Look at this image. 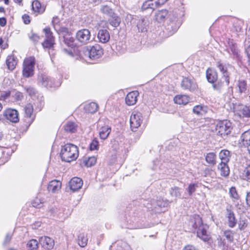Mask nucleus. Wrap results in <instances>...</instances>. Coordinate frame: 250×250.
<instances>
[{"instance_id": "43", "label": "nucleus", "mask_w": 250, "mask_h": 250, "mask_svg": "<svg viewBox=\"0 0 250 250\" xmlns=\"http://www.w3.org/2000/svg\"><path fill=\"white\" fill-rule=\"evenodd\" d=\"M88 239L83 234H81L78 236V244L81 247H84L87 245Z\"/></svg>"}, {"instance_id": "57", "label": "nucleus", "mask_w": 250, "mask_h": 250, "mask_svg": "<svg viewBox=\"0 0 250 250\" xmlns=\"http://www.w3.org/2000/svg\"><path fill=\"white\" fill-rule=\"evenodd\" d=\"M10 96V91H4L0 93V100L4 101Z\"/></svg>"}, {"instance_id": "45", "label": "nucleus", "mask_w": 250, "mask_h": 250, "mask_svg": "<svg viewBox=\"0 0 250 250\" xmlns=\"http://www.w3.org/2000/svg\"><path fill=\"white\" fill-rule=\"evenodd\" d=\"M240 115L243 117H250V109L249 107L247 106H242L240 110Z\"/></svg>"}, {"instance_id": "58", "label": "nucleus", "mask_w": 250, "mask_h": 250, "mask_svg": "<svg viewBox=\"0 0 250 250\" xmlns=\"http://www.w3.org/2000/svg\"><path fill=\"white\" fill-rule=\"evenodd\" d=\"M229 44L232 53L234 54H236L237 53V50L236 44L232 42H229Z\"/></svg>"}, {"instance_id": "9", "label": "nucleus", "mask_w": 250, "mask_h": 250, "mask_svg": "<svg viewBox=\"0 0 250 250\" xmlns=\"http://www.w3.org/2000/svg\"><path fill=\"white\" fill-rule=\"evenodd\" d=\"M167 0H147L142 6V10H149L152 13L153 10L160 5L165 3Z\"/></svg>"}, {"instance_id": "60", "label": "nucleus", "mask_w": 250, "mask_h": 250, "mask_svg": "<svg viewBox=\"0 0 250 250\" xmlns=\"http://www.w3.org/2000/svg\"><path fill=\"white\" fill-rule=\"evenodd\" d=\"M29 38L33 42H38L40 37L37 34L35 33H32V35L29 36Z\"/></svg>"}, {"instance_id": "19", "label": "nucleus", "mask_w": 250, "mask_h": 250, "mask_svg": "<svg viewBox=\"0 0 250 250\" xmlns=\"http://www.w3.org/2000/svg\"><path fill=\"white\" fill-rule=\"evenodd\" d=\"M97 38L99 42L105 43L109 41L110 34L106 29H101L98 32Z\"/></svg>"}, {"instance_id": "3", "label": "nucleus", "mask_w": 250, "mask_h": 250, "mask_svg": "<svg viewBox=\"0 0 250 250\" xmlns=\"http://www.w3.org/2000/svg\"><path fill=\"white\" fill-rule=\"evenodd\" d=\"M192 227L196 230L198 237L204 241L209 240V236L207 232L208 227L203 224L201 218L199 215H195Z\"/></svg>"}, {"instance_id": "50", "label": "nucleus", "mask_w": 250, "mask_h": 250, "mask_svg": "<svg viewBox=\"0 0 250 250\" xmlns=\"http://www.w3.org/2000/svg\"><path fill=\"white\" fill-rule=\"evenodd\" d=\"M43 105L44 103L41 100L36 101L34 103V105L35 106V111L37 112L41 111Z\"/></svg>"}, {"instance_id": "52", "label": "nucleus", "mask_w": 250, "mask_h": 250, "mask_svg": "<svg viewBox=\"0 0 250 250\" xmlns=\"http://www.w3.org/2000/svg\"><path fill=\"white\" fill-rule=\"evenodd\" d=\"M43 32L45 33L46 40H54V37L52 35V33L49 27L44 28L43 29Z\"/></svg>"}, {"instance_id": "13", "label": "nucleus", "mask_w": 250, "mask_h": 250, "mask_svg": "<svg viewBox=\"0 0 250 250\" xmlns=\"http://www.w3.org/2000/svg\"><path fill=\"white\" fill-rule=\"evenodd\" d=\"M5 118L13 123H17L19 121V113L14 109L8 108L5 110L3 113Z\"/></svg>"}, {"instance_id": "42", "label": "nucleus", "mask_w": 250, "mask_h": 250, "mask_svg": "<svg viewBox=\"0 0 250 250\" xmlns=\"http://www.w3.org/2000/svg\"><path fill=\"white\" fill-rule=\"evenodd\" d=\"M229 194L230 197L233 199V201H236L240 199V196L238 195L236 189L234 187H231L229 190Z\"/></svg>"}, {"instance_id": "16", "label": "nucleus", "mask_w": 250, "mask_h": 250, "mask_svg": "<svg viewBox=\"0 0 250 250\" xmlns=\"http://www.w3.org/2000/svg\"><path fill=\"white\" fill-rule=\"evenodd\" d=\"M83 185V180L78 177H73L69 182L70 189L73 191L79 190L81 188Z\"/></svg>"}, {"instance_id": "33", "label": "nucleus", "mask_w": 250, "mask_h": 250, "mask_svg": "<svg viewBox=\"0 0 250 250\" xmlns=\"http://www.w3.org/2000/svg\"><path fill=\"white\" fill-rule=\"evenodd\" d=\"M98 107L97 104L94 102H91L85 105L84 109L87 112L94 113L98 110Z\"/></svg>"}, {"instance_id": "20", "label": "nucleus", "mask_w": 250, "mask_h": 250, "mask_svg": "<svg viewBox=\"0 0 250 250\" xmlns=\"http://www.w3.org/2000/svg\"><path fill=\"white\" fill-rule=\"evenodd\" d=\"M139 96V92L137 91H134L128 93L125 97V103L128 105L135 104L137 101V97Z\"/></svg>"}, {"instance_id": "18", "label": "nucleus", "mask_w": 250, "mask_h": 250, "mask_svg": "<svg viewBox=\"0 0 250 250\" xmlns=\"http://www.w3.org/2000/svg\"><path fill=\"white\" fill-rule=\"evenodd\" d=\"M40 242L43 248L47 250L52 249L54 245V240L47 236L41 237Z\"/></svg>"}, {"instance_id": "12", "label": "nucleus", "mask_w": 250, "mask_h": 250, "mask_svg": "<svg viewBox=\"0 0 250 250\" xmlns=\"http://www.w3.org/2000/svg\"><path fill=\"white\" fill-rule=\"evenodd\" d=\"M143 121V116L139 112H133L130 118V124L131 130L135 131L141 125Z\"/></svg>"}, {"instance_id": "6", "label": "nucleus", "mask_w": 250, "mask_h": 250, "mask_svg": "<svg viewBox=\"0 0 250 250\" xmlns=\"http://www.w3.org/2000/svg\"><path fill=\"white\" fill-rule=\"evenodd\" d=\"M232 129V124L228 120L219 121L216 125L215 132L222 137L229 134Z\"/></svg>"}, {"instance_id": "25", "label": "nucleus", "mask_w": 250, "mask_h": 250, "mask_svg": "<svg viewBox=\"0 0 250 250\" xmlns=\"http://www.w3.org/2000/svg\"><path fill=\"white\" fill-rule=\"evenodd\" d=\"M24 110L25 117L27 118H31V124L34 119V117H33V105L30 103L28 104L24 107Z\"/></svg>"}, {"instance_id": "5", "label": "nucleus", "mask_w": 250, "mask_h": 250, "mask_svg": "<svg viewBox=\"0 0 250 250\" xmlns=\"http://www.w3.org/2000/svg\"><path fill=\"white\" fill-rule=\"evenodd\" d=\"M216 65L222 74V79L226 81V85H229L231 73L234 71V67L229 64L221 61L217 62Z\"/></svg>"}, {"instance_id": "28", "label": "nucleus", "mask_w": 250, "mask_h": 250, "mask_svg": "<svg viewBox=\"0 0 250 250\" xmlns=\"http://www.w3.org/2000/svg\"><path fill=\"white\" fill-rule=\"evenodd\" d=\"M111 129L108 125H105L102 127L100 129L99 135L101 139L103 140L106 139L111 132Z\"/></svg>"}, {"instance_id": "63", "label": "nucleus", "mask_w": 250, "mask_h": 250, "mask_svg": "<svg viewBox=\"0 0 250 250\" xmlns=\"http://www.w3.org/2000/svg\"><path fill=\"white\" fill-rule=\"evenodd\" d=\"M11 237H12V236L11 235H10L9 234H7L5 238V239H4V241L3 242V245H7L10 241Z\"/></svg>"}, {"instance_id": "2", "label": "nucleus", "mask_w": 250, "mask_h": 250, "mask_svg": "<svg viewBox=\"0 0 250 250\" xmlns=\"http://www.w3.org/2000/svg\"><path fill=\"white\" fill-rule=\"evenodd\" d=\"M60 156L62 161L71 162L75 160L79 156L78 147L72 144H67L62 146Z\"/></svg>"}, {"instance_id": "24", "label": "nucleus", "mask_w": 250, "mask_h": 250, "mask_svg": "<svg viewBox=\"0 0 250 250\" xmlns=\"http://www.w3.org/2000/svg\"><path fill=\"white\" fill-rule=\"evenodd\" d=\"M206 77L209 83H213L217 81L218 75L216 71L208 69L206 72Z\"/></svg>"}, {"instance_id": "34", "label": "nucleus", "mask_w": 250, "mask_h": 250, "mask_svg": "<svg viewBox=\"0 0 250 250\" xmlns=\"http://www.w3.org/2000/svg\"><path fill=\"white\" fill-rule=\"evenodd\" d=\"M96 158L95 157H84L83 158L82 164L87 167H90L96 163Z\"/></svg>"}, {"instance_id": "39", "label": "nucleus", "mask_w": 250, "mask_h": 250, "mask_svg": "<svg viewBox=\"0 0 250 250\" xmlns=\"http://www.w3.org/2000/svg\"><path fill=\"white\" fill-rule=\"evenodd\" d=\"M27 250H37L38 248V242L35 239H32L29 241L26 244Z\"/></svg>"}, {"instance_id": "17", "label": "nucleus", "mask_w": 250, "mask_h": 250, "mask_svg": "<svg viewBox=\"0 0 250 250\" xmlns=\"http://www.w3.org/2000/svg\"><path fill=\"white\" fill-rule=\"evenodd\" d=\"M50 77L46 75H41L38 76V82L39 84L46 87H55L56 85L53 82H50L49 83Z\"/></svg>"}, {"instance_id": "14", "label": "nucleus", "mask_w": 250, "mask_h": 250, "mask_svg": "<svg viewBox=\"0 0 250 250\" xmlns=\"http://www.w3.org/2000/svg\"><path fill=\"white\" fill-rule=\"evenodd\" d=\"M239 144L241 146L247 147L249 153L250 154V129L241 135Z\"/></svg>"}, {"instance_id": "41", "label": "nucleus", "mask_w": 250, "mask_h": 250, "mask_svg": "<svg viewBox=\"0 0 250 250\" xmlns=\"http://www.w3.org/2000/svg\"><path fill=\"white\" fill-rule=\"evenodd\" d=\"M101 12L107 16L111 17L115 14L113 10L107 5H104L101 8Z\"/></svg>"}, {"instance_id": "53", "label": "nucleus", "mask_w": 250, "mask_h": 250, "mask_svg": "<svg viewBox=\"0 0 250 250\" xmlns=\"http://www.w3.org/2000/svg\"><path fill=\"white\" fill-rule=\"evenodd\" d=\"M224 234L226 239L229 242L233 240L232 232L230 230H227L224 231Z\"/></svg>"}, {"instance_id": "56", "label": "nucleus", "mask_w": 250, "mask_h": 250, "mask_svg": "<svg viewBox=\"0 0 250 250\" xmlns=\"http://www.w3.org/2000/svg\"><path fill=\"white\" fill-rule=\"evenodd\" d=\"M99 147V142L97 140L94 139L90 144L89 148L91 150L98 149Z\"/></svg>"}, {"instance_id": "59", "label": "nucleus", "mask_w": 250, "mask_h": 250, "mask_svg": "<svg viewBox=\"0 0 250 250\" xmlns=\"http://www.w3.org/2000/svg\"><path fill=\"white\" fill-rule=\"evenodd\" d=\"M238 227L239 229L240 230H244L247 227V224L246 223V220H240L239 223L238 224Z\"/></svg>"}, {"instance_id": "38", "label": "nucleus", "mask_w": 250, "mask_h": 250, "mask_svg": "<svg viewBox=\"0 0 250 250\" xmlns=\"http://www.w3.org/2000/svg\"><path fill=\"white\" fill-rule=\"evenodd\" d=\"M242 174L243 179L250 183V164L245 167Z\"/></svg>"}, {"instance_id": "47", "label": "nucleus", "mask_w": 250, "mask_h": 250, "mask_svg": "<svg viewBox=\"0 0 250 250\" xmlns=\"http://www.w3.org/2000/svg\"><path fill=\"white\" fill-rule=\"evenodd\" d=\"M198 187V184L195 183H191L190 184L188 188H187V190L188 192V194L189 196H191L193 193H194L196 190V188Z\"/></svg>"}, {"instance_id": "40", "label": "nucleus", "mask_w": 250, "mask_h": 250, "mask_svg": "<svg viewBox=\"0 0 250 250\" xmlns=\"http://www.w3.org/2000/svg\"><path fill=\"white\" fill-rule=\"evenodd\" d=\"M110 18L111 19L109 20L110 25L114 27L118 26L121 22L120 18L116 14Z\"/></svg>"}, {"instance_id": "36", "label": "nucleus", "mask_w": 250, "mask_h": 250, "mask_svg": "<svg viewBox=\"0 0 250 250\" xmlns=\"http://www.w3.org/2000/svg\"><path fill=\"white\" fill-rule=\"evenodd\" d=\"M6 64L8 68L10 70H13L17 65V61L14 56H8L6 59Z\"/></svg>"}, {"instance_id": "46", "label": "nucleus", "mask_w": 250, "mask_h": 250, "mask_svg": "<svg viewBox=\"0 0 250 250\" xmlns=\"http://www.w3.org/2000/svg\"><path fill=\"white\" fill-rule=\"evenodd\" d=\"M170 194L173 197L180 198L181 195L180 188L177 187L172 188L170 190Z\"/></svg>"}, {"instance_id": "44", "label": "nucleus", "mask_w": 250, "mask_h": 250, "mask_svg": "<svg viewBox=\"0 0 250 250\" xmlns=\"http://www.w3.org/2000/svg\"><path fill=\"white\" fill-rule=\"evenodd\" d=\"M63 42L68 46L73 47L74 46V39L69 36L63 37Z\"/></svg>"}, {"instance_id": "15", "label": "nucleus", "mask_w": 250, "mask_h": 250, "mask_svg": "<svg viewBox=\"0 0 250 250\" xmlns=\"http://www.w3.org/2000/svg\"><path fill=\"white\" fill-rule=\"evenodd\" d=\"M181 86L185 89H187L190 91H193L197 88V85L195 82L187 78L183 79Z\"/></svg>"}, {"instance_id": "32", "label": "nucleus", "mask_w": 250, "mask_h": 250, "mask_svg": "<svg viewBox=\"0 0 250 250\" xmlns=\"http://www.w3.org/2000/svg\"><path fill=\"white\" fill-rule=\"evenodd\" d=\"M54 40H45V41L42 43V46L44 48H48V53L51 56L53 54V45L54 43Z\"/></svg>"}, {"instance_id": "37", "label": "nucleus", "mask_w": 250, "mask_h": 250, "mask_svg": "<svg viewBox=\"0 0 250 250\" xmlns=\"http://www.w3.org/2000/svg\"><path fill=\"white\" fill-rule=\"evenodd\" d=\"M61 211V210L60 209L58 210L57 208L52 207L49 209L48 213H49L50 215L52 216L57 215L60 219H65L67 216L62 215Z\"/></svg>"}, {"instance_id": "64", "label": "nucleus", "mask_w": 250, "mask_h": 250, "mask_svg": "<svg viewBox=\"0 0 250 250\" xmlns=\"http://www.w3.org/2000/svg\"><path fill=\"white\" fill-rule=\"evenodd\" d=\"M246 202L247 205L250 207V191L247 193Z\"/></svg>"}, {"instance_id": "31", "label": "nucleus", "mask_w": 250, "mask_h": 250, "mask_svg": "<svg viewBox=\"0 0 250 250\" xmlns=\"http://www.w3.org/2000/svg\"><path fill=\"white\" fill-rule=\"evenodd\" d=\"M229 85L226 84V81H222V80H220L217 81L215 83H213L212 86L213 89L219 92H221L226 86H228Z\"/></svg>"}, {"instance_id": "1", "label": "nucleus", "mask_w": 250, "mask_h": 250, "mask_svg": "<svg viewBox=\"0 0 250 250\" xmlns=\"http://www.w3.org/2000/svg\"><path fill=\"white\" fill-rule=\"evenodd\" d=\"M184 15L183 8L181 10L175 9L173 11H168L167 9H162L156 13L155 20L158 22H163L166 19L169 20L170 21H174L181 18Z\"/></svg>"}, {"instance_id": "27", "label": "nucleus", "mask_w": 250, "mask_h": 250, "mask_svg": "<svg viewBox=\"0 0 250 250\" xmlns=\"http://www.w3.org/2000/svg\"><path fill=\"white\" fill-rule=\"evenodd\" d=\"M174 101L177 104L185 105L189 102V98L186 95H179L174 97Z\"/></svg>"}, {"instance_id": "10", "label": "nucleus", "mask_w": 250, "mask_h": 250, "mask_svg": "<svg viewBox=\"0 0 250 250\" xmlns=\"http://www.w3.org/2000/svg\"><path fill=\"white\" fill-rule=\"evenodd\" d=\"M104 51L101 46L96 44L89 48H87V55L89 58L93 60L99 59L103 55Z\"/></svg>"}, {"instance_id": "61", "label": "nucleus", "mask_w": 250, "mask_h": 250, "mask_svg": "<svg viewBox=\"0 0 250 250\" xmlns=\"http://www.w3.org/2000/svg\"><path fill=\"white\" fill-rule=\"evenodd\" d=\"M199 123H200L198 120H195L190 121L189 124L190 125H193L194 127L198 128L200 126V125Z\"/></svg>"}, {"instance_id": "51", "label": "nucleus", "mask_w": 250, "mask_h": 250, "mask_svg": "<svg viewBox=\"0 0 250 250\" xmlns=\"http://www.w3.org/2000/svg\"><path fill=\"white\" fill-rule=\"evenodd\" d=\"M238 87L241 93L245 92L247 90V83L244 80L239 81Z\"/></svg>"}, {"instance_id": "26", "label": "nucleus", "mask_w": 250, "mask_h": 250, "mask_svg": "<svg viewBox=\"0 0 250 250\" xmlns=\"http://www.w3.org/2000/svg\"><path fill=\"white\" fill-rule=\"evenodd\" d=\"M230 157V152L226 149L222 150L219 154V157L221 161V163H228Z\"/></svg>"}, {"instance_id": "8", "label": "nucleus", "mask_w": 250, "mask_h": 250, "mask_svg": "<svg viewBox=\"0 0 250 250\" xmlns=\"http://www.w3.org/2000/svg\"><path fill=\"white\" fill-rule=\"evenodd\" d=\"M34 65L35 61L33 59H27L24 61L22 70L24 77L29 78L33 75Z\"/></svg>"}, {"instance_id": "62", "label": "nucleus", "mask_w": 250, "mask_h": 250, "mask_svg": "<svg viewBox=\"0 0 250 250\" xmlns=\"http://www.w3.org/2000/svg\"><path fill=\"white\" fill-rule=\"evenodd\" d=\"M22 18L25 24H29L30 22V18L28 15L24 14Z\"/></svg>"}, {"instance_id": "29", "label": "nucleus", "mask_w": 250, "mask_h": 250, "mask_svg": "<svg viewBox=\"0 0 250 250\" xmlns=\"http://www.w3.org/2000/svg\"><path fill=\"white\" fill-rule=\"evenodd\" d=\"M193 112L199 115H202L208 112V107L203 105H197L193 108Z\"/></svg>"}, {"instance_id": "21", "label": "nucleus", "mask_w": 250, "mask_h": 250, "mask_svg": "<svg viewBox=\"0 0 250 250\" xmlns=\"http://www.w3.org/2000/svg\"><path fill=\"white\" fill-rule=\"evenodd\" d=\"M61 186L62 183L60 181L54 180L49 182L47 189L49 191L56 193L61 189Z\"/></svg>"}, {"instance_id": "55", "label": "nucleus", "mask_w": 250, "mask_h": 250, "mask_svg": "<svg viewBox=\"0 0 250 250\" xmlns=\"http://www.w3.org/2000/svg\"><path fill=\"white\" fill-rule=\"evenodd\" d=\"M32 205L34 208H41L42 207V202H41L40 199L37 198L32 201Z\"/></svg>"}, {"instance_id": "35", "label": "nucleus", "mask_w": 250, "mask_h": 250, "mask_svg": "<svg viewBox=\"0 0 250 250\" xmlns=\"http://www.w3.org/2000/svg\"><path fill=\"white\" fill-rule=\"evenodd\" d=\"M206 161L210 166H214L216 163V155L214 152L207 153L206 156Z\"/></svg>"}, {"instance_id": "4", "label": "nucleus", "mask_w": 250, "mask_h": 250, "mask_svg": "<svg viewBox=\"0 0 250 250\" xmlns=\"http://www.w3.org/2000/svg\"><path fill=\"white\" fill-rule=\"evenodd\" d=\"M143 204L149 210L158 213L163 211L162 208L167 207L168 205V202L167 200H164L163 199L159 198L157 200H143Z\"/></svg>"}, {"instance_id": "7", "label": "nucleus", "mask_w": 250, "mask_h": 250, "mask_svg": "<svg viewBox=\"0 0 250 250\" xmlns=\"http://www.w3.org/2000/svg\"><path fill=\"white\" fill-rule=\"evenodd\" d=\"M128 19H131V24H136L139 32H144L147 31L149 21L146 17H141L137 19L133 18L131 15L127 16Z\"/></svg>"}, {"instance_id": "22", "label": "nucleus", "mask_w": 250, "mask_h": 250, "mask_svg": "<svg viewBox=\"0 0 250 250\" xmlns=\"http://www.w3.org/2000/svg\"><path fill=\"white\" fill-rule=\"evenodd\" d=\"M218 169L222 176L227 177L229 174V168L228 163H220L218 165Z\"/></svg>"}, {"instance_id": "48", "label": "nucleus", "mask_w": 250, "mask_h": 250, "mask_svg": "<svg viewBox=\"0 0 250 250\" xmlns=\"http://www.w3.org/2000/svg\"><path fill=\"white\" fill-rule=\"evenodd\" d=\"M24 89L29 96L32 98H34L36 97L37 92L34 87L31 86H26L24 87Z\"/></svg>"}, {"instance_id": "11", "label": "nucleus", "mask_w": 250, "mask_h": 250, "mask_svg": "<svg viewBox=\"0 0 250 250\" xmlns=\"http://www.w3.org/2000/svg\"><path fill=\"white\" fill-rule=\"evenodd\" d=\"M76 40L82 44H85L89 42L90 41V32L87 29L80 30L76 33Z\"/></svg>"}, {"instance_id": "23", "label": "nucleus", "mask_w": 250, "mask_h": 250, "mask_svg": "<svg viewBox=\"0 0 250 250\" xmlns=\"http://www.w3.org/2000/svg\"><path fill=\"white\" fill-rule=\"evenodd\" d=\"M227 218L229 226L231 228H234L236 224L237 220L234 212L231 210L227 209Z\"/></svg>"}, {"instance_id": "54", "label": "nucleus", "mask_w": 250, "mask_h": 250, "mask_svg": "<svg viewBox=\"0 0 250 250\" xmlns=\"http://www.w3.org/2000/svg\"><path fill=\"white\" fill-rule=\"evenodd\" d=\"M12 98L17 101H21L23 98L22 93L19 91H16L12 95Z\"/></svg>"}, {"instance_id": "49", "label": "nucleus", "mask_w": 250, "mask_h": 250, "mask_svg": "<svg viewBox=\"0 0 250 250\" xmlns=\"http://www.w3.org/2000/svg\"><path fill=\"white\" fill-rule=\"evenodd\" d=\"M32 9L36 12H40L41 9V4L38 0H35L32 2Z\"/></svg>"}, {"instance_id": "30", "label": "nucleus", "mask_w": 250, "mask_h": 250, "mask_svg": "<svg viewBox=\"0 0 250 250\" xmlns=\"http://www.w3.org/2000/svg\"><path fill=\"white\" fill-rule=\"evenodd\" d=\"M77 125L73 122H68L64 126V130L68 133H74L77 129Z\"/></svg>"}]
</instances>
